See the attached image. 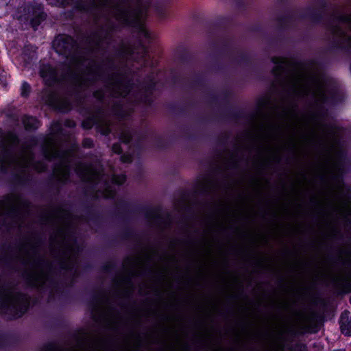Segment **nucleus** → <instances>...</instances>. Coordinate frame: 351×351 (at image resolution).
Wrapping results in <instances>:
<instances>
[{"label":"nucleus","instance_id":"5","mask_svg":"<svg viewBox=\"0 0 351 351\" xmlns=\"http://www.w3.org/2000/svg\"><path fill=\"white\" fill-rule=\"evenodd\" d=\"M62 126L59 122H54L51 127V133L43 145V154L49 160H57L53 173L60 182H65L69 176L71 160L73 152L64 150L60 145Z\"/></svg>","mask_w":351,"mask_h":351},{"label":"nucleus","instance_id":"28","mask_svg":"<svg viewBox=\"0 0 351 351\" xmlns=\"http://www.w3.org/2000/svg\"><path fill=\"white\" fill-rule=\"evenodd\" d=\"M121 160L123 162H130L132 161V157L130 155H123L121 157Z\"/></svg>","mask_w":351,"mask_h":351},{"label":"nucleus","instance_id":"3","mask_svg":"<svg viewBox=\"0 0 351 351\" xmlns=\"http://www.w3.org/2000/svg\"><path fill=\"white\" fill-rule=\"evenodd\" d=\"M45 223L53 228L50 238L53 263L42 256L40 242L35 237L23 243L19 258L26 267L25 275L29 283L38 288H49L52 291L56 286L53 279V267L58 266L72 278L76 276L80 246L74 235L75 219L69 210L57 208L49 214Z\"/></svg>","mask_w":351,"mask_h":351},{"label":"nucleus","instance_id":"2","mask_svg":"<svg viewBox=\"0 0 351 351\" xmlns=\"http://www.w3.org/2000/svg\"><path fill=\"white\" fill-rule=\"evenodd\" d=\"M149 5V2L145 0H80L78 8L93 12L97 23L104 20L106 27L88 35L84 48L80 47L71 36L65 34L58 36L53 42L56 51L66 59L67 74L73 78L77 90L95 81L101 80L105 90L95 91V97L101 100L108 97H123L119 103L115 101L111 109L118 118H126L132 112L130 107L123 104L125 101L151 104V90L154 82L142 87L130 86L127 77L115 72L114 62L110 58L99 62L94 58V54L102 53L108 43L110 31L112 29L111 19L137 27L140 36L149 38V33L143 26Z\"/></svg>","mask_w":351,"mask_h":351},{"label":"nucleus","instance_id":"17","mask_svg":"<svg viewBox=\"0 0 351 351\" xmlns=\"http://www.w3.org/2000/svg\"><path fill=\"white\" fill-rule=\"evenodd\" d=\"M109 298L106 293H102L93 304L92 311L94 316L97 314L104 315L106 313V308L108 304Z\"/></svg>","mask_w":351,"mask_h":351},{"label":"nucleus","instance_id":"18","mask_svg":"<svg viewBox=\"0 0 351 351\" xmlns=\"http://www.w3.org/2000/svg\"><path fill=\"white\" fill-rule=\"evenodd\" d=\"M40 76L49 85H51L58 80L56 69L49 64L42 65L40 66Z\"/></svg>","mask_w":351,"mask_h":351},{"label":"nucleus","instance_id":"31","mask_svg":"<svg viewBox=\"0 0 351 351\" xmlns=\"http://www.w3.org/2000/svg\"><path fill=\"white\" fill-rule=\"evenodd\" d=\"M128 53H130V56L131 57V58H134V52L133 51H132L131 49H129L127 52H126V56H128Z\"/></svg>","mask_w":351,"mask_h":351},{"label":"nucleus","instance_id":"26","mask_svg":"<svg viewBox=\"0 0 351 351\" xmlns=\"http://www.w3.org/2000/svg\"><path fill=\"white\" fill-rule=\"evenodd\" d=\"M51 5H65L69 4L72 0H47Z\"/></svg>","mask_w":351,"mask_h":351},{"label":"nucleus","instance_id":"27","mask_svg":"<svg viewBox=\"0 0 351 351\" xmlns=\"http://www.w3.org/2000/svg\"><path fill=\"white\" fill-rule=\"evenodd\" d=\"M93 141L90 138H85L83 141V146L86 148H90L93 146Z\"/></svg>","mask_w":351,"mask_h":351},{"label":"nucleus","instance_id":"7","mask_svg":"<svg viewBox=\"0 0 351 351\" xmlns=\"http://www.w3.org/2000/svg\"><path fill=\"white\" fill-rule=\"evenodd\" d=\"M75 171L82 180L91 183L93 189L96 191L97 198L113 197L115 195L114 184L121 185L125 181V175L117 176L114 173L111 175L101 174L100 167L92 165L78 163Z\"/></svg>","mask_w":351,"mask_h":351},{"label":"nucleus","instance_id":"10","mask_svg":"<svg viewBox=\"0 0 351 351\" xmlns=\"http://www.w3.org/2000/svg\"><path fill=\"white\" fill-rule=\"evenodd\" d=\"M28 202L17 194H10L0 201V216L12 217L27 210Z\"/></svg>","mask_w":351,"mask_h":351},{"label":"nucleus","instance_id":"15","mask_svg":"<svg viewBox=\"0 0 351 351\" xmlns=\"http://www.w3.org/2000/svg\"><path fill=\"white\" fill-rule=\"evenodd\" d=\"M28 16L27 19H30L32 25L36 29L42 21L45 20L46 14L43 11V8L40 5L36 6L29 5L27 7Z\"/></svg>","mask_w":351,"mask_h":351},{"label":"nucleus","instance_id":"22","mask_svg":"<svg viewBox=\"0 0 351 351\" xmlns=\"http://www.w3.org/2000/svg\"><path fill=\"white\" fill-rule=\"evenodd\" d=\"M325 4L324 0H315L314 3L307 8L308 14L311 16H313L319 9L324 8Z\"/></svg>","mask_w":351,"mask_h":351},{"label":"nucleus","instance_id":"25","mask_svg":"<svg viewBox=\"0 0 351 351\" xmlns=\"http://www.w3.org/2000/svg\"><path fill=\"white\" fill-rule=\"evenodd\" d=\"M30 92V86L27 83L24 82L21 87V95L26 97Z\"/></svg>","mask_w":351,"mask_h":351},{"label":"nucleus","instance_id":"8","mask_svg":"<svg viewBox=\"0 0 351 351\" xmlns=\"http://www.w3.org/2000/svg\"><path fill=\"white\" fill-rule=\"evenodd\" d=\"M328 27L332 34V42L336 47H351V15L343 14L339 10L334 12Z\"/></svg>","mask_w":351,"mask_h":351},{"label":"nucleus","instance_id":"29","mask_svg":"<svg viewBox=\"0 0 351 351\" xmlns=\"http://www.w3.org/2000/svg\"><path fill=\"white\" fill-rule=\"evenodd\" d=\"M112 151L116 154H119L121 152V148L118 143L114 144L112 146Z\"/></svg>","mask_w":351,"mask_h":351},{"label":"nucleus","instance_id":"20","mask_svg":"<svg viewBox=\"0 0 351 351\" xmlns=\"http://www.w3.org/2000/svg\"><path fill=\"white\" fill-rule=\"evenodd\" d=\"M160 213L158 210L154 209L149 211L147 213V218L149 221L153 225L156 226L160 227V221L161 219Z\"/></svg>","mask_w":351,"mask_h":351},{"label":"nucleus","instance_id":"30","mask_svg":"<svg viewBox=\"0 0 351 351\" xmlns=\"http://www.w3.org/2000/svg\"><path fill=\"white\" fill-rule=\"evenodd\" d=\"M65 125L67 126V127H69V128H73L75 125V123L73 121H71V120H67L65 121Z\"/></svg>","mask_w":351,"mask_h":351},{"label":"nucleus","instance_id":"23","mask_svg":"<svg viewBox=\"0 0 351 351\" xmlns=\"http://www.w3.org/2000/svg\"><path fill=\"white\" fill-rule=\"evenodd\" d=\"M131 131L129 128L125 126L121 127L119 132V136L122 142L125 143H129L131 138Z\"/></svg>","mask_w":351,"mask_h":351},{"label":"nucleus","instance_id":"14","mask_svg":"<svg viewBox=\"0 0 351 351\" xmlns=\"http://www.w3.org/2000/svg\"><path fill=\"white\" fill-rule=\"evenodd\" d=\"M46 101L51 106L62 112L69 111L71 108V104L68 98L60 97L55 93H49Z\"/></svg>","mask_w":351,"mask_h":351},{"label":"nucleus","instance_id":"24","mask_svg":"<svg viewBox=\"0 0 351 351\" xmlns=\"http://www.w3.org/2000/svg\"><path fill=\"white\" fill-rule=\"evenodd\" d=\"M240 166L239 161L238 160L237 156L235 155H232L230 158L228 159V161L226 164L227 168H239Z\"/></svg>","mask_w":351,"mask_h":351},{"label":"nucleus","instance_id":"9","mask_svg":"<svg viewBox=\"0 0 351 351\" xmlns=\"http://www.w3.org/2000/svg\"><path fill=\"white\" fill-rule=\"evenodd\" d=\"M29 306V298L8 288L0 286V308L8 318L21 317Z\"/></svg>","mask_w":351,"mask_h":351},{"label":"nucleus","instance_id":"21","mask_svg":"<svg viewBox=\"0 0 351 351\" xmlns=\"http://www.w3.org/2000/svg\"><path fill=\"white\" fill-rule=\"evenodd\" d=\"M23 123L26 130H36L39 126L38 121L32 117H24L23 119Z\"/></svg>","mask_w":351,"mask_h":351},{"label":"nucleus","instance_id":"12","mask_svg":"<svg viewBox=\"0 0 351 351\" xmlns=\"http://www.w3.org/2000/svg\"><path fill=\"white\" fill-rule=\"evenodd\" d=\"M232 187L229 182L220 183L210 175H206L201 178L196 186V191L200 194H209L217 191H226Z\"/></svg>","mask_w":351,"mask_h":351},{"label":"nucleus","instance_id":"16","mask_svg":"<svg viewBox=\"0 0 351 351\" xmlns=\"http://www.w3.org/2000/svg\"><path fill=\"white\" fill-rule=\"evenodd\" d=\"M335 284L343 291H351V271L338 274L335 278Z\"/></svg>","mask_w":351,"mask_h":351},{"label":"nucleus","instance_id":"1","mask_svg":"<svg viewBox=\"0 0 351 351\" xmlns=\"http://www.w3.org/2000/svg\"><path fill=\"white\" fill-rule=\"evenodd\" d=\"M275 77L274 90H282L287 100L279 120H270L265 112L270 99L258 101L256 120L247 135L255 141L254 165L265 167L278 163L281 152L295 149L300 141H325L329 127L322 121L325 115L323 104L327 101L328 88L314 64H293L285 58H272Z\"/></svg>","mask_w":351,"mask_h":351},{"label":"nucleus","instance_id":"19","mask_svg":"<svg viewBox=\"0 0 351 351\" xmlns=\"http://www.w3.org/2000/svg\"><path fill=\"white\" fill-rule=\"evenodd\" d=\"M348 315L349 313L347 311L341 314L340 324L342 332L345 333L346 335H351V323L348 321Z\"/></svg>","mask_w":351,"mask_h":351},{"label":"nucleus","instance_id":"4","mask_svg":"<svg viewBox=\"0 0 351 351\" xmlns=\"http://www.w3.org/2000/svg\"><path fill=\"white\" fill-rule=\"evenodd\" d=\"M19 139L12 132H2L0 130V171H9L22 178L27 169L32 167L38 171H43L46 167L42 162L35 163L33 154L29 147L19 148Z\"/></svg>","mask_w":351,"mask_h":351},{"label":"nucleus","instance_id":"11","mask_svg":"<svg viewBox=\"0 0 351 351\" xmlns=\"http://www.w3.org/2000/svg\"><path fill=\"white\" fill-rule=\"evenodd\" d=\"M143 267V263L137 256L128 258L123 263L124 274L119 276L116 281L118 287L128 289L132 288V278L139 274V270Z\"/></svg>","mask_w":351,"mask_h":351},{"label":"nucleus","instance_id":"6","mask_svg":"<svg viewBox=\"0 0 351 351\" xmlns=\"http://www.w3.org/2000/svg\"><path fill=\"white\" fill-rule=\"evenodd\" d=\"M324 171L323 179L329 180L326 199L346 226L351 228V199H343L344 186L341 177V167L335 164L333 167H327Z\"/></svg>","mask_w":351,"mask_h":351},{"label":"nucleus","instance_id":"13","mask_svg":"<svg viewBox=\"0 0 351 351\" xmlns=\"http://www.w3.org/2000/svg\"><path fill=\"white\" fill-rule=\"evenodd\" d=\"M94 125L104 135H107L111 132L110 121L105 109L99 110L95 114L82 122V127L84 129H90Z\"/></svg>","mask_w":351,"mask_h":351}]
</instances>
